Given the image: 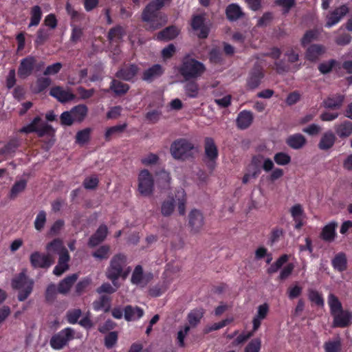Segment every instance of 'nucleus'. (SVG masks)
Wrapping results in <instances>:
<instances>
[{"label": "nucleus", "mask_w": 352, "mask_h": 352, "mask_svg": "<svg viewBox=\"0 0 352 352\" xmlns=\"http://www.w3.org/2000/svg\"><path fill=\"white\" fill-rule=\"evenodd\" d=\"M328 305L330 314L333 318L332 323L333 328H346L352 324V312L343 309L341 302L333 294H329Z\"/></svg>", "instance_id": "nucleus-1"}, {"label": "nucleus", "mask_w": 352, "mask_h": 352, "mask_svg": "<svg viewBox=\"0 0 352 352\" xmlns=\"http://www.w3.org/2000/svg\"><path fill=\"white\" fill-rule=\"evenodd\" d=\"M197 152V148L186 138H182L174 140L170 146L172 157L183 162L193 160Z\"/></svg>", "instance_id": "nucleus-2"}, {"label": "nucleus", "mask_w": 352, "mask_h": 352, "mask_svg": "<svg viewBox=\"0 0 352 352\" xmlns=\"http://www.w3.org/2000/svg\"><path fill=\"white\" fill-rule=\"evenodd\" d=\"M204 64L190 55L185 56L182 64L178 68V72L185 80H197L206 72Z\"/></svg>", "instance_id": "nucleus-3"}, {"label": "nucleus", "mask_w": 352, "mask_h": 352, "mask_svg": "<svg viewBox=\"0 0 352 352\" xmlns=\"http://www.w3.org/2000/svg\"><path fill=\"white\" fill-rule=\"evenodd\" d=\"M34 280L30 279L24 272L19 273L11 283L14 289L19 290L17 298L19 301L25 300L31 294L34 287Z\"/></svg>", "instance_id": "nucleus-4"}, {"label": "nucleus", "mask_w": 352, "mask_h": 352, "mask_svg": "<svg viewBox=\"0 0 352 352\" xmlns=\"http://www.w3.org/2000/svg\"><path fill=\"white\" fill-rule=\"evenodd\" d=\"M127 263V256L122 253L116 254L111 258L106 271V276L113 285L120 278Z\"/></svg>", "instance_id": "nucleus-5"}, {"label": "nucleus", "mask_w": 352, "mask_h": 352, "mask_svg": "<svg viewBox=\"0 0 352 352\" xmlns=\"http://www.w3.org/2000/svg\"><path fill=\"white\" fill-rule=\"evenodd\" d=\"M75 338V331L72 327H66L54 333L50 338V346L56 351L63 349Z\"/></svg>", "instance_id": "nucleus-6"}, {"label": "nucleus", "mask_w": 352, "mask_h": 352, "mask_svg": "<svg viewBox=\"0 0 352 352\" xmlns=\"http://www.w3.org/2000/svg\"><path fill=\"white\" fill-rule=\"evenodd\" d=\"M19 131L26 134L36 133L39 138L51 135L54 132L53 127L43 122L40 116H36L30 124L23 126Z\"/></svg>", "instance_id": "nucleus-7"}, {"label": "nucleus", "mask_w": 352, "mask_h": 352, "mask_svg": "<svg viewBox=\"0 0 352 352\" xmlns=\"http://www.w3.org/2000/svg\"><path fill=\"white\" fill-rule=\"evenodd\" d=\"M265 74L263 67L259 63H255L249 71L245 82L247 90L254 91L261 85Z\"/></svg>", "instance_id": "nucleus-8"}, {"label": "nucleus", "mask_w": 352, "mask_h": 352, "mask_svg": "<svg viewBox=\"0 0 352 352\" xmlns=\"http://www.w3.org/2000/svg\"><path fill=\"white\" fill-rule=\"evenodd\" d=\"M154 190V179L153 175L147 169H143L138 175V190L144 196H150Z\"/></svg>", "instance_id": "nucleus-9"}, {"label": "nucleus", "mask_w": 352, "mask_h": 352, "mask_svg": "<svg viewBox=\"0 0 352 352\" xmlns=\"http://www.w3.org/2000/svg\"><path fill=\"white\" fill-rule=\"evenodd\" d=\"M30 261L34 268L47 269L54 263V258L50 254H41L36 251L31 254Z\"/></svg>", "instance_id": "nucleus-10"}, {"label": "nucleus", "mask_w": 352, "mask_h": 352, "mask_svg": "<svg viewBox=\"0 0 352 352\" xmlns=\"http://www.w3.org/2000/svg\"><path fill=\"white\" fill-rule=\"evenodd\" d=\"M349 12V8L346 4L335 8L327 16L325 27L329 28L334 26L338 23Z\"/></svg>", "instance_id": "nucleus-11"}, {"label": "nucleus", "mask_w": 352, "mask_h": 352, "mask_svg": "<svg viewBox=\"0 0 352 352\" xmlns=\"http://www.w3.org/2000/svg\"><path fill=\"white\" fill-rule=\"evenodd\" d=\"M204 225V218L202 212L197 210H192L188 214V226L190 231L194 233L199 232Z\"/></svg>", "instance_id": "nucleus-12"}, {"label": "nucleus", "mask_w": 352, "mask_h": 352, "mask_svg": "<svg viewBox=\"0 0 352 352\" xmlns=\"http://www.w3.org/2000/svg\"><path fill=\"white\" fill-rule=\"evenodd\" d=\"M139 67L135 64L125 65L120 68L115 76L118 79L125 81H133L139 72Z\"/></svg>", "instance_id": "nucleus-13"}, {"label": "nucleus", "mask_w": 352, "mask_h": 352, "mask_svg": "<svg viewBox=\"0 0 352 352\" xmlns=\"http://www.w3.org/2000/svg\"><path fill=\"white\" fill-rule=\"evenodd\" d=\"M152 278L153 274L151 273L144 274L142 266L138 265L133 271L131 282L133 285H142L144 286L147 285Z\"/></svg>", "instance_id": "nucleus-14"}, {"label": "nucleus", "mask_w": 352, "mask_h": 352, "mask_svg": "<svg viewBox=\"0 0 352 352\" xmlns=\"http://www.w3.org/2000/svg\"><path fill=\"white\" fill-rule=\"evenodd\" d=\"M36 59L33 56H28L21 60L18 75L21 78H25L30 76L34 69Z\"/></svg>", "instance_id": "nucleus-15"}, {"label": "nucleus", "mask_w": 352, "mask_h": 352, "mask_svg": "<svg viewBox=\"0 0 352 352\" xmlns=\"http://www.w3.org/2000/svg\"><path fill=\"white\" fill-rule=\"evenodd\" d=\"M164 73V68L160 64H155L143 72L142 80L151 83L161 77Z\"/></svg>", "instance_id": "nucleus-16"}, {"label": "nucleus", "mask_w": 352, "mask_h": 352, "mask_svg": "<svg viewBox=\"0 0 352 352\" xmlns=\"http://www.w3.org/2000/svg\"><path fill=\"white\" fill-rule=\"evenodd\" d=\"M205 19L202 15H195L192 19L191 26L200 38H207L209 33L208 28L204 24Z\"/></svg>", "instance_id": "nucleus-17"}, {"label": "nucleus", "mask_w": 352, "mask_h": 352, "mask_svg": "<svg viewBox=\"0 0 352 352\" xmlns=\"http://www.w3.org/2000/svg\"><path fill=\"white\" fill-rule=\"evenodd\" d=\"M205 157L211 163H215L219 156L218 148L213 138L207 137L204 140Z\"/></svg>", "instance_id": "nucleus-18"}, {"label": "nucleus", "mask_w": 352, "mask_h": 352, "mask_svg": "<svg viewBox=\"0 0 352 352\" xmlns=\"http://www.w3.org/2000/svg\"><path fill=\"white\" fill-rule=\"evenodd\" d=\"M108 234L107 226L104 224L100 225L88 241V246L94 248L103 242Z\"/></svg>", "instance_id": "nucleus-19"}, {"label": "nucleus", "mask_w": 352, "mask_h": 352, "mask_svg": "<svg viewBox=\"0 0 352 352\" xmlns=\"http://www.w3.org/2000/svg\"><path fill=\"white\" fill-rule=\"evenodd\" d=\"M338 227V223L336 221H331L327 225H325L320 234V238L327 242L331 243L333 242L336 236V228Z\"/></svg>", "instance_id": "nucleus-20"}, {"label": "nucleus", "mask_w": 352, "mask_h": 352, "mask_svg": "<svg viewBox=\"0 0 352 352\" xmlns=\"http://www.w3.org/2000/svg\"><path fill=\"white\" fill-rule=\"evenodd\" d=\"M270 311L269 305L266 302L260 305L257 308V312L255 316L253 318V331H256L261 324V321L266 318Z\"/></svg>", "instance_id": "nucleus-21"}, {"label": "nucleus", "mask_w": 352, "mask_h": 352, "mask_svg": "<svg viewBox=\"0 0 352 352\" xmlns=\"http://www.w3.org/2000/svg\"><path fill=\"white\" fill-rule=\"evenodd\" d=\"M50 94L61 102H67L75 98L74 94L64 90L59 86L52 87L50 89Z\"/></svg>", "instance_id": "nucleus-22"}, {"label": "nucleus", "mask_w": 352, "mask_h": 352, "mask_svg": "<svg viewBox=\"0 0 352 352\" xmlns=\"http://www.w3.org/2000/svg\"><path fill=\"white\" fill-rule=\"evenodd\" d=\"M253 120V113L250 111L243 110L237 116L236 120L237 127L242 130L246 129L252 124Z\"/></svg>", "instance_id": "nucleus-23"}, {"label": "nucleus", "mask_w": 352, "mask_h": 352, "mask_svg": "<svg viewBox=\"0 0 352 352\" xmlns=\"http://www.w3.org/2000/svg\"><path fill=\"white\" fill-rule=\"evenodd\" d=\"M345 96L342 94H335L329 96L323 101V105L326 109H339L343 104Z\"/></svg>", "instance_id": "nucleus-24"}, {"label": "nucleus", "mask_w": 352, "mask_h": 352, "mask_svg": "<svg viewBox=\"0 0 352 352\" xmlns=\"http://www.w3.org/2000/svg\"><path fill=\"white\" fill-rule=\"evenodd\" d=\"M124 316L126 321H133L141 318L144 314L143 309L135 306L126 305L124 309Z\"/></svg>", "instance_id": "nucleus-25"}, {"label": "nucleus", "mask_w": 352, "mask_h": 352, "mask_svg": "<svg viewBox=\"0 0 352 352\" xmlns=\"http://www.w3.org/2000/svg\"><path fill=\"white\" fill-rule=\"evenodd\" d=\"M324 52L323 45H309L305 52V58L310 62H316Z\"/></svg>", "instance_id": "nucleus-26"}, {"label": "nucleus", "mask_w": 352, "mask_h": 352, "mask_svg": "<svg viewBox=\"0 0 352 352\" xmlns=\"http://www.w3.org/2000/svg\"><path fill=\"white\" fill-rule=\"evenodd\" d=\"M78 275L72 274L63 278L58 285V292L61 294H67L75 282L77 280Z\"/></svg>", "instance_id": "nucleus-27"}, {"label": "nucleus", "mask_w": 352, "mask_h": 352, "mask_svg": "<svg viewBox=\"0 0 352 352\" xmlns=\"http://www.w3.org/2000/svg\"><path fill=\"white\" fill-rule=\"evenodd\" d=\"M179 34V30L175 25H170L160 31L157 36L160 41L166 42L175 38Z\"/></svg>", "instance_id": "nucleus-28"}, {"label": "nucleus", "mask_w": 352, "mask_h": 352, "mask_svg": "<svg viewBox=\"0 0 352 352\" xmlns=\"http://www.w3.org/2000/svg\"><path fill=\"white\" fill-rule=\"evenodd\" d=\"M226 15L230 21H236L243 17L244 13L238 4L230 3L226 7Z\"/></svg>", "instance_id": "nucleus-29"}, {"label": "nucleus", "mask_w": 352, "mask_h": 352, "mask_svg": "<svg viewBox=\"0 0 352 352\" xmlns=\"http://www.w3.org/2000/svg\"><path fill=\"white\" fill-rule=\"evenodd\" d=\"M322 28L315 27L307 30L301 38L300 44H310L312 42L318 41L321 36Z\"/></svg>", "instance_id": "nucleus-30"}, {"label": "nucleus", "mask_w": 352, "mask_h": 352, "mask_svg": "<svg viewBox=\"0 0 352 352\" xmlns=\"http://www.w3.org/2000/svg\"><path fill=\"white\" fill-rule=\"evenodd\" d=\"M333 269L339 272H342L347 269V258L344 252H339L331 260Z\"/></svg>", "instance_id": "nucleus-31"}, {"label": "nucleus", "mask_w": 352, "mask_h": 352, "mask_svg": "<svg viewBox=\"0 0 352 352\" xmlns=\"http://www.w3.org/2000/svg\"><path fill=\"white\" fill-rule=\"evenodd\" d=\"M335 131L340 138L349 137L352 134V122L344 120L340 124L335 125Z\"/></svg>", "instance_id": "nucleus-32"}, {"label": "nucleus", "mask_w": 352, "mask_h": 352, "mask_svg": "<svg viewBox=\"0 0 352 352\" xmlns=\"http://www.w3.org/2000/svg\"><path fill=\"white\" fill-rule=\"evenodd\" d=\"M285 142L290 148L297 150L302 148L306 144L307 140L302 134L295 133L289 135Z\"/></svg>", "instance_id": "nucleus-33"}, {"label": "nucleus", "mask_w": 352, "mask_h": 352, "mask_svg": "<svg viewBox=\"0 0 352 352\" xmlns=\"http://www.w3.org/2000/svg\"><path fill=\"white\" fill-rule=\"evenodd\" d=\"M45 250L47 254L53 256V254H61L67 248L64 246L63 241L59 238H56L46 245Z\"/></svg>", "instance_id": "nucleus-34"}, {"label": "nucleus", "mask_w": 352, "mask_h": 352, "mask_svg": "<svg viewBox=\"0 0 352 352\" xmlns=\"http://www.w3.org/2000/svg\"><path fill=\"white\" fill-rule=\"evenodd\" d=\"M204 311L201 308H197L191 310L188 316L187 320L190 327H196L201 322V318L204 317Z\"/></svg>", "instance_id": "nucleus-35"}, {"label": "nucleus", "mask_w": 352, "mask_h": 352, "mask_svg": "<svg viewBox=\"0 0 352 352\" xmlns=\"http://www.w3.org/2000/svg\"><path fill=\"white\" fill-rule=\"evenodd\" d=\"M76 122H82L87 116L88 108L85 104H78L70 109Z\"/></svg>", "instance_id": "nucleus-36"}, {"label": "nucleus", "mask_w": 352, "mask_h": 352, "mask_svg": "<svg viewBox=\"0 0 352 352\" xmlns=\"http://www.w3.org/2000/svg\"><path fill=\"white\" fill-rule=\"evenodd\" d=\"M336 139L335 135L331 131L324 133L318 143V148L323 151L331 148L335 144Z\"/></svg>", "instance_id": "nucleus-37"}, {"label": "nucleus", "mask_w": 352, "mask_h": 352, "mask_svg": "<svg viewBox=\"0 0 352 352\" xmlns=\"http://www.w3.org/2000/svg\"><path fill=\"white\" fill-rule=\"evenodd\" d=\"M109 89L114 92L116 96H122L128 92L130 86L118 80L113 79L111 82Z\"/></svg>", "instance_id": "nucleus-38"}, {"label": "nucleus", "mask_w": 352, "mask_h": 352, "mask_svg": "<svg viewBox=\"0 0 352 352\" xmlns=\"http://www.w3.org/2000/svg\"><path fill=\"white\" fill-rule=\"evenodd\" d=\"M111 298L106 296H101L98 300L93 302V308L95 311L104 310V312H108L111 307Z\"/></svg>", "instance_id": "nucleus-39"}, {"label": "nucleus", "mask_w": 352, "mask_h": 352, "mask_svg": "<svg viewBox=\"0 0 352 352\" xmlns=\"http://www.w3.org/2000/svg\"><path fill=\"white\" fill-rule=\"evenodd\" d=\"M30 19L29 27L38 26L41 20L43 12L41 7L38 5L34 6L30 9Z\"/></svg>", "instance_id": "nucleus-40"}, {"label": "nucleus", "mask_w": 352, "mask_h": 352, "mask_svg": "<svg viewBox=\"0 0 352 352\" xmlns=\"http://www.w3.org/2000/svg\"><path fill=\"white\" fill-rule=\"evenodd\" d=\"M127 127V124H118L107 129L104 133V138L107 142L111 140L112 136L120 134L124 131Z\"/></svg>", "instance_id": "nucleus-41"}, {"label": "nucleus", "mask_w": 352, "mask_h": 352, "mask_svg": "<svg viewBox=\"0 0 352 352\" xmlns=\"http://www.w3.org/2000/svg\"><path fill=\"white\" fill-rule=\"evenodd\" d=\"M125 31L121 25L111 28L108 32V39L111 42H118L124 35Z\"/></svg>", "instance_id": "nucleus-42"}, {"label": "nucleus", "mask_w": 352, "mask_h": 352, "mask_svg": "<svg viewBox=\"0 0 352 352\" xmlns=\"http://www.w3.org/2000/svg\"><path fill=\"white\" fill-rule=\"evenodd\" d=\"M19 146V142L16 139L10 140L3 147L0 148V155H10L14 154Z\"/></svg>", "instance_id": "nucleus-43"}, {"label": "nucleus", "mask_w": 352, "mask_h": 352, "mask_svg": "<svg viewBox=\"0 0 352 352\" xmlns=\"http://www.w3.org/2000/svg\"><path fill=\"white\" fill-rule=\"evenodd\" d=\"M27 183L28 181L24 179L16 181L10 189L9 193L10 198H16L19 193H21L25 189L27 186Z\"/></svg>", "instance_id": "nucleus-44"}, {"label": "nucleus", "mask_w": 352, "mask_h": 352, "mask_svg": "<svg viewBox=\"0 0 352 352\" xmlns=\"http://www.w3.org/2000/svg\"><path fill=\"white\" fill-rule=\"evenodd\" d=\"M65 10L68 15H69L72 24L81 21L84 19V14L76 10L74 7L69 3H67Z\"/></svg>", "instance_id": "nucleus-45"}, {"label": "nucleus", "mask_w": 352, "mask_h": 352, "mask_svg": "<svg viewBox=\"0 0 352 352\" xmlns=\"http://www.w3.org/2000/svg\"><path fill=\"white\" fill-rule=\"evenodd\" d=\"M184 86L186 94L192 98H197L199 94V85L194 80H188Z\"/></svg>", "instance_id": "nucleus-46"}, {"label": "nucleus", "mask_w": 352, "mask_h": 352, "mask_svg": "<svg viewBox=\"0 0 352 352\" xmlns=\"http://www.w3.org/2000/svg\"><path fill=\"white\" fill-rule=\"evenodd\" d=\"M175 208V201L173 198L165 200L161 206L162 214L164 217H169L172 214Z\"/></svg>", "instance_id": "nucleus-47"}, {"label": "nucleus", "mask_w": 352, "mask_h": 352, "mask_svg": "<svg viewBox=\"0 0 352 352\" xmlns=\"http://www.w3.org/2000/svg\"><path fill=\"white\" fill-rule=\"evenodd\" d=\"M284 230L282 228L275 227L272 228L270 232L268 240V244L272 246L274 244L278 243L284 236Z\"/></svg>", "instance_id": "nucleus-48"}, {"label": "nucleus", "mask_w": 352, "mask_h": 352, "mask_svg": "<svg viewBox=\"0 0 352 352\" xmlns=\"http://www.w3.org/2000/svg\"><path fill=\"white\" fill-rule=\"evenodd\" d=\"M91 129L90 128H85L76 133V142L79 144H85L90 140Z\"/></svg>", "instance_id": "nucleus-49"}, {"label": "nucleus", "mask_w": 352, "mask_h": 352, "mask_svg": "<svg viewBox=\"0 0 352 352\" xmlns=\"http://www.w3.org/2000/svg\"><path fill=\"white\" fill-rule=\"evenodd\" d=\"M47 221V214L45 210H41L37 214L34 222V228L41 232L43 230Z\"/></svg>", "instance_id": "nucleus-50"}, {"label": "nucleus", "mask_w": 352, "mask_h": 352, "mask_svg": "<svg viewBox=\"0 0 352 352\" xmlns=\"http://www.w3.org/2000/svg\"><path fill=\"white\" fill-rule=\"evenodd\" d=\"M232 318H226L219 322L214 323L210 326H206L204 329V333L208 334L212 331L219 330L221 328H223L226 325L229 324L232 322Z\"/></svg>", "instance_id": "nucleus-51"}, {"label": "nucleus", "mask_w": 352, "mask_h": 352, "mask_svg": "<svg viewBox=\"0 0 352 352\" xmlns=\"http://www.w3.org/2000/svg\"><path fill=\"white\" fill-rule=\"evenodd\" d=\"M109 252L110 247L108 245H104L92 252V256L99 260L107 259L109 256Z\"/></svg>", "instance_id": "nucleus-52"}, {"label": "nucleus", "mask_w": 352, "mask_h": 352, "mask_svg": "<svg viewBox=\"0 0 352 352\" xmlns=\"http://www.w3.org/2000/svg\"><path fill=\"white\" fill-rule=\"evenodd\" d=\"M309 300L319 307L324 306V298L321 294L315 289H310L308 292Z\"/></svg>", "instance_id": "nucleus-53"}, {"label": "nucleus", "mask_w": 352, "mask_h": 352, "mask_svg": "<svg viewBox=\"0 0 352 352\" xmlns=\"http://www.w3.org/2000/svg\"><path fill=\"white\" fill-rule=\"evenodd\" d=\"M341 346L342 344L340 338L335 340L326 342L324 344L325 352H340Z\"/></svg>", "instance_id": "nucleus-54"}, {"label": "nucleus", "mask_w": 352, "mask_h": 352, "mask_svg": "<svg viewBox=\"0 0 352 352\" xmlns=\"http://www.w3.org/2000/svg\"><path fill=\"white\" fill-rule=\"evenodd\" d=\"M338 65H339V63L337 60L331 59L328 62L320 63L318 65V69L321 74H327L330 73L333 68Z\"/></svg>", "instance_id": "nucleus-55"}, {"label": "nucleus", "mask_w": 352, "mask_h": 352, "mask_svg": "<svg viewBox=\"0 0 352 352\" xmlns=\"http://www.w3.org/2000/svg\"><path fill=\"white\" fill-rule=\"evenodd\" d=\"M274 160L278 165L285 166L290 163L291 157L284 152H278L274 156Z\"/></svg>", "instance_id": "nucleus-56"}, {"label": "nucleus", "mask_w": 352, "mask_h": 352, "mask_svg": "<svg viewBox=\"0 0 352 352\" xmlns=\"http://www.w3.org/2000/svg\"><path fill=\"white\" fill-rule=\"evenodd\" d=\"M58 292V287H56L55 284L50 283L45 291V298L47 302H52L56 298V294Z\"/></svg>", "instance_id": "nucleus-57"}, {"label": "nucleus", "mask_w": 352, "mask_h": 352, "mask_svg": "<svg viewBox=\"0 0 352 352\" xmlns=\"http://www.w3.org/2000/svg\"><path fill=\"white\" fill-rule=\"evenodd\" d=\"M90 283L91 280L89 278H85L78 282L75 286V295L78 296L82 295L85 292L86 289L90 285Z\"/></svg>", "instance_id": "nucleus-58"}, {"label": "nucleus", "mask_w": 352, "mask_h": 352, "mask_svg": "<svg viewBox=\"0 0 352 352\" xmlns=\"http://www.w3.org/2000/svg\"><path fill=\"white\" fill-rule=\"evenodd\" d=\"M118 335L116 331L109 332L104 338V345L107 349H111L116 344Z\"/></svg>", "instance_id": "nucleus-59"}, {"label": "nucleus", "mask_w": 352, "mask_h": 352, "mask_svg": "<svg viewBox=\"0 0 352 352\" xmlns=\"http://www.w3.org/2000/svg\"><path fill=\"white\" fill-rule=\"evenodd\" d=\"M81 315L82 311L80 309L69 310L67 313V320L69 324H76Z\"/></svg>", "instance_id": "nucleus-60"}, {"label": "nucleus", "mask_w": 352, "mask_h": 352, "mask_svg": "<svg viewBox=\"0 0 352 352\" xmlns=\"http://www.w3.org/2000/svg\"><path fill=\"white\" fill-rule=\"evenodd\" d=\"M261 347V341L259 338L252 340L245 346L244 352H259Z\"/></svg>", "instance_id": "nucleus-61"}, {"label": "nucleus", "mask_w": 352, "mask_h": 352, "mask_svg": "<svg viewBox=\"0 0 352 352\" xmlns=\"http://www.w3.org/2000/svg\"><path fill=\"white\" fill-rule=\"evenodd\" d=\"M275 3L283 8V14H287L294 7L296 1L295 0H276Z\"/></svg>", "instance_id": "nucleus-62"}, {"label": "nucleus", "mask_w": 352, "mask_h": 352, "mask_svg": "<svg viewBox=\"0 0 352 352\" xmlns=\"http://www.w3.org/2000/svg\"><path fill=\"white\" fill-rule=\"evenodd\" d=\"M274 19L272 12H265L263 16L258 20L256 26L257 27H266L269 25Z\"/></svg>", "instance_id": "nucleus-63"}, {"label": "nucleus", "mask_w": 352, "mask_h": 352, "mask_svg": "<svg viewBox=\"0 0 352 352\" xmlns=\"http://www.w3.org/2000/svg\"><path fill=\"white\" fill-rule=\"evenodd\" d=\"M60 124L63 126H72L75 122L70 111H66L61 113L60 116Z\"/></svg>", "instance_id": "nucleus-64"}]
</instances>
